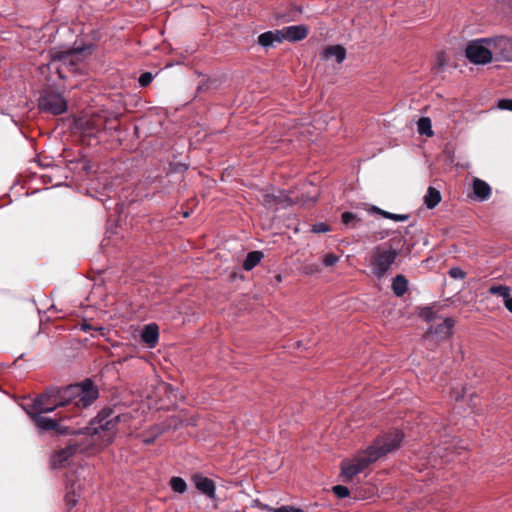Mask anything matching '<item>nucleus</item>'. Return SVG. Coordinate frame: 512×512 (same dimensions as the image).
<instances>
[{"label": "nucleus", "mask_w": 512, "mask_h": 512, "mask_svg": "<svg viewBox=\"0 0 512 512\" xmlns=\"http://www.w3.org/2000/svg\"><path fill=\"white\" fill-rule=\"evenodd\" d=\"M498 106L501 109H506V110L512 111V100H510V99L500 100Z\"/></svg>", "instance_id": "f704fd0d"}, {"label": "nucleus", "mask_w": 512, "mask_h": 512, "mask_svg": "<svg viewBox=\"0 0 512 512\" xmlns=\"http://www.w3.org/2000/svg\"><path fill=\"white\" fill-rule=\"evenodd\" d=\"M38 105L40 110L54 115L62 114L67 109V104L64 98L60 94L53 92L41 95Z\"/></svg>", "instance_id": "423d86ee"}, {"label": "nucleus", "mask_w": 512, "mask_h": 512, "mask_svg": "<svg viewBox=\"0 0 512 512\" xmlns=\"http://www.w3.org/2000/svg\"><path fill=\"white\" fill-rule=\"evenodd\" d=\"M193 481L195 483L196 488L200 492L207 495L209 498H214L215 484L211 479L201 476V475H195L193 477Z\"/></svg>", "instance_id": "f8f14e48"}, {"label": "nucleus", "mask_w": 512, "mask_h": 512, "mask_svg": "<svg viewBox=\"0 0 512 512\" xmlns=\"http://www.w3.org/2000/svg\"><path fill=\"white\" fill-rule=\"evenodd\" d=\"M86 124V131L90 135L99 132L102 128V125L98 123V120H88Z\"/></svg>", "instance_id": "a878e982"}, {"label": "nucleus", "mask_w": 512, "mask_h": 512, "mask_svg": "<svg viewBox=\"0 0 512 512\" xmlns=\"http://www.w3.org/2000/svg\"><path fill=\"white\" fill-rule=\"evenodd\" d=\"M82 53L83 50L66 51L59 56V60L66 66L75 67L81 60Z\"/></svg>", "instance_id": "2eb2a0df"}, {"label": "nucleus", "mask_w": 512, "mask_h": 512, "mask_svg": "<svg viewBox=\"0 0 512 512\" xmlns=\"http://www.w3.org/2000/svg\"><path fill=\"white\" fill-rule=\"evenodd\" d=\"M308 34V29L304 25H293L278 30V42L288 40L291 42L300 41Z\"/></svg>", "instance_id": "1a4fd4ad"}, {"label": "nucleus", "mask_w": 512, "mask_h": 512, "mask_svg": "<svg viewBox=\"0 0 512 512\" xmlns=\"http://www.w3.org/2000/svg\"><path fill=\"white\" fill-rule=\"evenodd\" d=\"M491 42L495 59L512 61V37L497 36Z\"/></svg>", "instance_id": "6e6552de"}, {"label": "nucleus", "mask_w": 512, "mask_h": 512, "mask_svg": "<svg viewBox=\"0 0 512 512\" xmlns=\"http://www.w3.org/2000/svg\"><path fill=\"white\" fill-rule=\"evenodd\" d=\"M274 512H303V511L299 508H294L291 506H282L280 508L274 509Z\"/></svg>", "instance_id": "c9c22d12"}, {"label": "nucleus", "mask_w": 512, "mask_h": 512, "mask_svg": "<svg viewBox=\"0 0 512 512\" xmlns=\"http://www.w3.org/2000/svg\"><path fill=\"white\" fill-rule=\"evenodd\" d=\"M445 56H444V53H440L438 54L437 56V62H436V65H437V68L438 69H442L444 66H445Z\"/></svg>", "instance_id": "e433bc0d"}, {"label": "nucleus", "mask_w": 512, "mask_h": 512, "mask_svg": "<svg viewBox=\"0 0 512 512\" xmlns=\"http://www.w3.org/2000/svg\"><path fill=\"white\" fill-rule=\"evenodd\" d=\"M338 261L339 257L332 253L326 254L323 258V263L327 267L335 265Z\"/></svg>", "instance_id": "cd10ccee"}, {"label": "nucleus", "mask_w": 512, "mask_h": 512, "mask_svg": "<svg viewBox=\"0 0 512 512\" xmlns=\"http://www.w3.org/2000/svg\"><path fill=\"white\" fill-rule=\"evenodd\" d=\"M373 210H374V212L380 214L384 218L391 219V220L397 221V222L406 221L409 218V215H407V214H394V213L387 212V211L382 210L377 207H374Z\"/></svg>", "instance_id": "5701e85b"}, {"label": "nucleus", "mask_w": 512, "mask_h": 512, "mask_svg": "<svg viewBox=\"0 0 512 512\" xmlns=\"http://www.w3.org/2000/svg\"><path fill=\"white\" fill-rule=\"evenodd\" d=\"M312 231L315 233H325L329 231V227L325 223H317L313 226Z\"/></svg>", "instance_id": "2f4dec72"}, {"label": "nucleus", "mask_w": 512, "mask_h": 512, "mask_svg": "<svg viewBox=\"0 0 512 512\" xmlns=\"http://www.w3.org/2000/svg\"><path fill=\"white\" fill-rule=\"evenodd\" d=\"M332 491L339 498H344V497H347L349 495V489L347 487H345V486H342V485L334 486L332 488Z\"/></svg>", "instance_id": "bb28decb"}, {"label": "nucleus", "mask_w": 512, "mask_h": 512, "mask_svg": "<svg viewBox=\"0 0 512 512\" xmlns=\"http://www.w3.org/2000/svg\"><path fill=\"white\" fill-rule=\"evenodd\" d=\"M188 216H189V212H185L184 217H188Z\"/></svg>", "instance_id": "a19ab883"}, {"label": "nucleus", "mask_w": 512, "mask_h": 512, "mask_svg": "<svg viewBox=\"0 0 512 512\" xmlns=\"http://www.w3.org/2000/svg\"><path fill=\"white\" fill-rule=\"evenodd\" d=\"M452 397H454V399L456 401H459L460 399H462L464 397L463 394H461L460 392H456L455 390L452 391Z\"/></svg>", "instance_id": "ea45409f"}, {"label": "nucleus", "mask_w": 512, "mask_h": 512, "mask_svg": "<svg viewBox=\"0 0 512 512\" xmlns=\"http://www.w3.org/2000/svg\"><path fill=\"white\" fill-rule=\"evenodd\" d=\"M98 398V390L91 381L70 385L55 394L46 393L39 396L29 413H49L60 407L86 408Z\"/></svg>", "instance_id": "f257e3e1"}, {"label": "nucleus", "mask_w": 512, "mask_h": 512, "mask_svg": "<svg viewBox=\"0 0 512 512\" xmlns=\"http://www.w3.org/2000/svg\"><path fill=\"white\" fill-rule=\"evenodd\" d=\"M159 332L156 324H148L144 327L141 338L148 347L153 348L158 342Z\"/></svg>", "instance_id": "ddd939ff"}, {"label": "nucleus", "mask_w": 512, "mask_h": 512, "mask_svg": "<svg viewBox=\"0 0 512 512\" xmlns=\"http://www.w3.org/2000/svg\"><path fill=\"white\" fill-rule=\"evenodd\" d=\"M153 80V75L150 72H145L139 77V84L142 87L149 85Z\"/></svg>", "instance_id": "c85d7f7f"}, {"label": "nucleus", "mask_w": 512, "mask_h": 512, "mask_svg": "<svg viewBox=\"0 0 512 512\" xmlns=\"http://www.w3.org/2000/svg\"><path fill=\"white\" fill-rule=\"evenodd\" d=\"M441 201L440 192L434 187H429L424 196V203L428 209L435 208Z\"/></svg>", "instance_id": "a211bd4d"}, {"label": "nucleus", "mask_w": 512, "mask_h": 512, "mask_svg": "<svg viewBox=\"0 0 512 512\" xmlns=\"http://www.w3.org/2000/svg\"><path fill=\"white\" fill-rule=\"evenodd\" d=\"M489 293L492 295H497L505 300L510 296L511 288L506 285H494L489 288Z\"/></svg>", "instance_id": "b1692460"}, {"label": "nucleus", "mask_w": 512, "mask_h": 512, "mask_svg": "<svg viewBox=\"0 0 512 512\" xmlns=\"http://www.w3.org/2000/svg\"><path fill=\"white\" fill-rule=\"evenodd\" d=\"M473 190L475 195L480 200L487 199L491 194V188L490 186L483 180L475 179L473 182Z\"/></svg>", "instance_id": "f3484780"}, {"label": "nucleus", "mask_w": 512, "mask_h": 512, "mask_svg": "<svg viewBox=\"0 0 512 512\" xmlns=\"http://www.w3.org/2000/svg\"><path fill=\"white\" fill-rule=\"evenodd\" d=\"M391 288H392L393 293L397 297L403 296L408 289L407 278L402 274L396 275L392 280Z\"/></svg>", "instance_id": "dca6fc26"}, {"label": "nucleus", "mask_w": 512, "mask_h": 512, "mask_svg": "<svg viewBox=\"0 0 512 512\" xmlns=\"http://www.w3.org/2000/svg\"><path fill=\"white\" fill-rule=\"evenodd\" d=\"M454 324L455 323L452 318H446L440 324L431 327L429 329V333L435 335L438 340H444L451 335Z\"/></svg>", "instance_id": "9d476101"}, {"label": "nucleus", "mask_w": 512, "mask_h": 512, "mask_svg": "<svg viewBox=\"0 0 512 512\" xmlns=\"http://www.w3.org/2000/svg\"><path fill=\"white\" fill-rule=\"evenodd\" d=\"M263 253L260 251L249 252L246 259L243 262V268L246 271L253 269L262 259Z\"/></svg>", "instance_id": "aec40b11"}, {"label": "nucleus", "mask_w": 512, "mask_h": 512, "mask_svg": "<svg viewBox=\"0 0 512 512\" xmlns=\"http://www.w3.org/2000/svg\"><path fill=\"white\" fill-rule=\"evenodd\" d=\"M77 501H78V499H77L74 491L72 493H68L66 495V502L70 507H73L74 505H76Z\"/></svg>", "instance_id": "72a5a7b5"}, {"label": "nucleus", "mask_w": 512, "mask_h": 512, "mask_svg": "<svg viewBox=\"0 0 512 512\" xmlns=\"http://www.w3.org/2000/svg\"><path fill=\"white\" fill-rule=\"evenodd\" d=\"M450 277L454 279H464L465 278V272L459 268V267H453L449 270Z\"/></svg>", "instance_id": "c756f323"}, {"label": "nucleus", "mask_w": 512, "mask_h": 512, "mask_svg": "<svg viewBox=\"0 0 512 512\" xmlns=\"http://www.w3.org/2000/svg\"><path fill=\"white\" fill-rule=\"evenodd\" d=\"M491 38L471 41L465 50L466 57L474 64H486L493 58Z\"/></svg>", "instance_id": "39448f33"}, {"label": "nucleus", "mask_w": 512, "mask_h": 512, "mask_svg": "<svg viewBox=\"0 0 512 512\" xmlns=\"http://www.w3.org/2000/svg\"><path fill=\"white\" fill-rule=\"evenodd\" d=\"M129 420V416L126 414H116L112 409H103L100 411L88 427L87 434L90 435L91 440L88 445L100 444L107 445L112 442L116 427L120 422H126Z\"/></svg>", "instance_id": "7ed1b4c3"}, {"label": "nucleus", "mask_w": 512, "mask_h": 512, "mask_svg": "<svg viewBox=\"0 0 512 512\" xmlns=\"http://www.w3.org/2000/svg\"><path fill=\"white\" fill-rule=\"evenodd\" d=\"M326 58L334 57L338 63H341L346 57V50L339 45L329 46L324 50Z\"/></svg>", "instance_id": "6ab92c4d"}, {"label": "nucleus", "mask_w": 512, "mask_h": 512, "mask_svg": "<svg viewBox=\"0 0 512 512\" xmlns=\"http://www.w3.org/2000/svg\"><path fill=\"white\" fill-rule=\"evenodd\" d=\"M421 316L426 320V321H432L434 320L435 318V315H434V312L432 311L431 308L429 307H426L424 308L422 311H421Z\"/></svg>", "instance_id": "7c9ffc66"}, {"label": "nucleus", "mask_w": 512, "mask_h": 512, "mask_svg": "<svg viewBox=\"0 0 512 512\" xmlns=\"http://www.w3.org/2000/svg\"><path fill=\"white\" fill-rule=\"evenodd\" d=\"M504 305L506 307V309L512 313V297L509 296L508 298H506L504 300Z\"/></svg>", "instance_id": "4c0bfd02"}, {"label": "nucleus", "mask_w": 512, "mask_h": 512, "mask_svg": "<svg viewBox=\"0 0 512 512\" xmlns=\"http://www.w3.org/2000/svg\"><path fill=\"white\" fill-rule=\"evenodd\" d=\"M275 41L278 42V30L262 33L258 37V43L266 48L271 47Z\"/></svg>", "instance_id": "412c9836"}, {"label": "nucleus", "mask_w": 512, "mask_h": 512, "mask_svg": "<svg viewBox=\"0 0 512 512\" xmlns=\"http://www.w3.org/2000/svg\"><path fill=\"white\" fill-rule=\"evenodd\" d=\"M257 198L266 208H274L282 203L281 196L275 195L267 190L260 191Z\"/></svg>", "instance_id": "4468645a"}, {"label": "nucleus", "mask_w": 512, "mask_h": 512, "mask_svg": "<svg viewBox=\"0 0 512 512\" xmlns=\"http://www.w3.org/2000/svg\"><path fill=\"white\" fill-rule=\"evenodd\" d=\"M403 439L402 432L395 430L370 446L366 451L359 454L354 460H345L341 464L342 474L346 481L351 480L355 475L362 472L371 463L385 456L387 453L397 449Z\"/></svg>", "instance_id": "f03ea898"}, {"label": "nucleus", "mask_w": 512, "mask_h": 512, "mask_svg": "<svg viewBox=\"0 0 512 512\" xmlns=\"http://www.w3.org/2000/svg\"><path fill=\"white\" fill-rule=\"evenodd\" d=\"M170 484L175 492L183 493L186 491V482L180 477H172L170 480Z\"/></svg>", "instance_id": "393cba45"}, {"label": "nucleus", "mask_w": 512, "mask_h": 512, "mask_svg": "<svg viewBox=\"0 0 512 512\" xmlns=\"http://www.w3.org/2000/svg\"><path fill=\"white\" fill-rule=\"evenodd\" d=\"M355 219L356 215L353 214L352 212H344L342 214V222L346 225L353 222Z\"/></svg>", "instance_id": "473e14b6"}, {"label": "nucleus", "mask_w": 512, "mask_h": 512, "mask_svg": "<svg viewBox=\"0 0 512 512\" xmlns=\"http://www.w3.org/2000/svg\"><path fill=\"white\" fill-rule=\"evenodd\" d=\"M87 446H83L78 439H71L65 448L55 451L52 457V466L54 468H62L68 460L78 451H84Z\"/></svg>", "instance_id": "0eeeda50"}, {"label": "nucleus", "mask_w": 512, "mask_h": 512, "mask_svg": "<svg viewBox=\"0 0 512 512\" xmlns=\"http://www.w3.org/2000/svg\"><path fill=\"white\" fill-rule=\"evenodd\" d=\"M43 413H29L35 425L43 430H58L59 423L57 419L48 418L42 415Z\"/></svg>", "instance_id": "9b49d317"}, {"label": "nucleus", "mask_w": 512, "mask_h": 512, "mask_svg": "<svg viewBox=\"0 0 512 512\" xmlns=\"http://www.w3.org/2000/svg\"><path fill=\"white\" fill-rule=\"evenodd\" d=\"M58 415H59V420H63V419L72 417V414H70V409L65 413L59 412Z\"/></svg>", "instance_id": "58836bf2"}, {"label": "nucleus", "mask_w": 512, "mask_h": 512, "mask_svg": "<svg viewBox=\"0 0 512 512\" xmlns=\"http://www.w3.org/2000/svg\"><path fill=\"white\" fill-rule=\"evenodd\" d=\"M399 256V249L390 243L376 246L370 255L369 267L372 275L381 280L385 278Z\"/></svg>", "instance_id": "20e7f679"}, {"label": "nucleus", "mask_w": 512, "mask_h": 512, "mask_svg": "<svg viewBox=\"0 0 512 512\" xmlns=\"http://www.w3.org/2000/svg\"><path fill=\"white\" fill-rule=\"evenodd\" d=\"M418 132L422 135L431 137L433 135L431 120L428 117H422L417 122Z\"/></svg>", "instance_id": "4be33fe9"}]
</instances>
